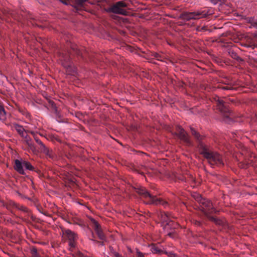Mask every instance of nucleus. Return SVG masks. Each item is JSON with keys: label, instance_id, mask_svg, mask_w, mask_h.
Instances as JSON below:
<instances>
[{"label": "nucleus", "instance_id": "46", "mask_svg": "<svg viewBox=\"0 0 257 257\" xmlns=\"http://www.w3.org/2000/svg\"><path fill=\"white\" fill-rule=\"evenodd\" d=\"M55 139L58 142H60L61 141L60 139L59 138H57V137L55 138Z\"/></svg>", "mask_w": 257, "mask_h": 257}, {"label": "nucleus", "instance_id": "17", "mask_svg": "<svg viewBox=\"0 0 257 257\" xmlns=\"http://www.w3.org/2000/svg\"><path fill=\"white\" fill-rule=\"evenodd\" d=\"M208 219L212 222H213L216 225L225 227L226 225V222L224 218H216L212 216H208Z\"/></svg>", "mask_w": 257, "mask_h": 257}, {"label": "nucleus", "instance_id": "10", "mask_svg": "<svg viewBox=\"0 0 257 257\" xmlns=\"http://www.w3.org/2000/svg\"><path fill=\"white\" fill-rule=\"evenodd\" d=\"M91 222L93 224V228H94L99 239L101 240H106V237L101 228L100 225L95 219H92Z\"/></svg>", "mask_w": 257, "mask_h": 257}, {"label": "nucleus", "instance_id": "23", "mask_svg": "<svg viewBox=\"0 0 257 257\" xmlns=\"http://www.w3.org/2000/svg\"><path fill=\"white\" fill-rule=\"evenodd\" d=\"M228 54L232 58L236 60L238 62L243 61V59L241 58L234 50H230L228 51Z\"/></svg>", "mask_w": 257, "mask_h": 257}, {"label": "nucleus", "instance_id": "25", "mask_svg": "<svg viewBox=\"0 0 257 257\" xmlns=\"http://www.w3.org/2000/svg\"><path fill=\"white\" fill-rule=\"evenodd\" d=\"M30 253L31 254V257H41V255L38 252L37 248L34 246H32L30 247Z\"/></svg>", "mask_w": 257, "mask_h": 257}, {"label": "nucleus", "instance_id": "15", "mask_svg": "<svg viewBox=\"0 0 257 257\" xmlns=\"http://www.w3.org/2000/svg\"><path fill=\"white\" fill-rule=\"evenodd\" d=\"M151 251L154 254L161 255L164 253V250L160 244L152 243L149 246Z\"/></svg>", "mask_w": 257, "mask_h": 257}, {"label": "nucleus", "instance_id": "42", "mask_svg": "<svg viewBox=\"0 0 257 257\" xmlns=\"http://www.w3.org/2000/svg\"><path fill=\"white\" fill-rule=\"evenodd\" d=\"M16 217L17 218H18V216H16ZM19 218L20 219H21L22 221H25V222H26V221H27V220H26V219H25V218H24L21 217H19Z\"/></svg>", "mask_w": 257, "mask_h": 257}, {"label": "nucleus", "instance_id": "24", "mask_svg": "<svg viewBox=\"0 0 257 257\" xmlns=\"http://www.w3.org/2000/svg\"><path fill=\"white\" fill-rule=\"evenodd\" d=\"M16 209L23 212L27 213L28 215H30L31 214L30 210L27 207L20 205V204L18 203V207H17Z\"/></svg>", "mask_w": 257, "mask_h": 257}, {"label": "nucleus", "instance_id": "41", "mask_svg": "<svg viewBox=\"0 0 257 257\" xmlns=\"http://www.w3.org/2000/svg\"><path fill=\"white\" fill-rule=\"evenodd\" d=\"M249 23L251 24V26L253 27H255L257 28V22L255 21H249Z\"/></svg>", "mask_w": 257, "mask_h": 257}, {"label": "nucleus", "instance_id": "37", "mask_svg": "<svg viewBox=\"0 0 257 257\" xmlns=\"http://www.w3.org/2000/svg\"><path fill=\"white\" fill-rule=\"evenodd\" d=\"M136 257H145L144 254L139 251V250H137Z\"/></svg>", "mask_w": 257, "mask_h": 257}, {"label": "nucleus", "instance_id": "36", "mask_svg": "<svg viewBox=\"0 0 257 257\" xmlns=\"http://www.w3.org/2000/svg\"><path fill=\"white\" fill-rule=\"evenodd\" d=\"M92 241L96 243H99L100 245L103 246L104 245V242L106 240L98 241L95 239H92Z\"/></svg>", "mask_w": 257, "mask_h": 257}, {"label": "nucleus", "instance_id": "4", "mask_svg": "<svg viewBox=\"0 0 257 257\" xmlns=\"http://www.w3.org/2000/svg\"><path fill=\"white\" fill-rule=\"evenodd\" d=\"M136 192L140 196L144 202L146 204L152 205L157 204L158 201L155 200L156 196L153 195L148 190L143 186H140L135 188Z\"/></svg>", "mask_w": 257, "mask_h": 257}, {"label": "nucleus", "instance_id": "14", "mask_svg": "<svg viewBox=\"0 0 257 257\" xmlns=\"http://www.w3.org/2000/svg\"><path fill=\"white\" fill-rule=\"evenodd\" d=\"M217 88L225 90H232L234 89L232 83L229 79H226L221 82L218 85Z\"/></svg>", "mask_w": 257, "mask_h": 257}, {"label": "nucleus", "instance_id": "31", "mask_svg": "<svg viewBox=\"0 0 257 257\" xmlns=\"http://www.w3.org/2000/svg\"><path fill=\"white\" fill-rule=\"evenodd\" d=\"M152 56L158 61H163V57L157 53H153Z\"/></svg>", "mask_w": 257, "mask_h": 257}, {"label": "nucleus", "instance_id": "11", "mask_svg": "<svg viewBox=\"0 0 257 257\" xmlns=\"http://www.w3.org/2000/svg\"><path fill=\"white\" fill-rule=\"evenodd\" d=\"M177 131L178 132V136L180 140L184 141L187 145H190L191 144L190 138L184 128H183L181 126H178Z\"/></svg>", "mask_w": 257, "mask_h": 257}, {"label": "nucleus", "instance_id": "44", "mask_svg": "<svg viewBox=\"0 0 257 257\" xmlns=\"http://www.w3.org/2000/svg\"><path fill=\"white\" fill-rule=\"evenodd\" d=\"M114 257H123V256L120 254L118 253V254H116V256Z\"/></svg>", "mask_w": 257, "mask_h": 257}, {"label": "nucleus", "instance_id": "8", "mask_svg": "<svg viewBox=\"0 0 257 257\" xmlns=\"http://www.w3.org/2000/svg\"><path fill=\"white\" fill-rule=\"evenodd\" d=\"M30 133L33 135L34 140L36 143L40 145V149L41 152L45 154L49 158L53 159L54 157V154L52 150H50L48 148L43 142L39 139L38 135L34 132H31Z\"/></svg>", "mask_w": 257, "mask_h": 257}, {"label": "nucleus", "instance_id": "1", "mask_svg": "<svg viewBox=\"0 0 257 257\" xmlns=\"http://www.w3.org/2000/svg\"><path fill=\"white\" fill-rule=\"evenodd\" d=\"M190 130L192 135L199 143L198 148L200 154L208 161L209 164L211 166L216 165L219 167L224 166L222 156L218 152L212 151L208 146L202 142L204 137L201 135L192 127H190Z\"/></svg>", "mask_w": 257, "mask_h": 257}, {"label": "nucleus", "instance_id": "29", "mask_svg": "<svg viewBox=\"0 0 257 257\" xmlns=\"http://www.w3.org/2000/svg\"><path fill=\"white\" fill-rule=\"evenodd\" d=\"M6 111L4 107L0 105V120H4L6 119Z\"/></svg>", "mask_w": 257, "mask_h": 257}, {"label": "nucleus", "instance_id": "38", "mask_svg": "<svg viewBox=\"0 0 257 257\" xmlns=\"http://www.w3.org/2000/svg\"><path fill=\"white\" fill-rule=\"evenodd\" d=\"M212 4L214 5H216L218 2H221L223 3L225 2L226 0H209Z\"/></svg>", "mask_w": 257, "mask_h": 257}, {"label": "nucleus", "instance_id": "3", "mask_svg": "<svg viewBox=\"0 0 257 257\" xmlns=\"http://www.w3.org/2000/svg\"><path fill=\"white\" fill-rule=\"evenodd\" d=\"M212 101L215 103L217 109L224 116V121L229 123L232 121V117L233 116V112L231 111L227 107L226 102L220 99L219 96H215L212 97Z\"/></svg>", "mask_w": 257, "mask_h": 257}, {"label": "nucleus", "instance_id": "30", "mask_svg": "<svg viewBox=\"0 0 257 257\" xmlns=\"http://www.w3.org/2000/svg\"><path fill=\"white\" fill-rule=\"evenodd\" d=\"M166 233H167V235L171 238H175L177 237V233L175 229H174V230H170V231H167Z\"/></svg>", "mask_w": 257, "mask_h": 257}, {"label": "nucleus", "instance_id": "22", "mask_svg": "<svg viewBox=\"0 0 257 257\" xmlns=\"http://www.w3.org/2000/svg\"><path fill=\"white\" fill-rule=\"evenodd\" d=\"M244 46L246 47H251L252 49L257 47V33H254L253 39L250 40L247 43H245Z\"/></svg>", "mask_w": 257, "mask_h": 257}, {"label": "nucleus", "instance_id": "26", "mask_svg": "<svg viewBox=\"0 0 257 257\" xmlns=\"http://www.w3.org/2000/svg\"><path fill=\"white\" fill-rule=\"evenodd\" d=\"M24 139V141L26 144L30 148H32L33 147V144L32 143V140L31 138L27 134L23 137Z\"/></svg>", "mask_w": 257, "mask_h": 257}, {"label": "nucleus", "instance_id": "19", "mask_svg": "<svg viewBox=\"0 0 257 257\" xmlns=\"http://www.w3.org/2000/svg\"><path fill=\"white\" fill-rule=\"evenodd\" d=\"M178 226V224L173 221H169V222H167L164 224H162V226L163 227L165 232L170 231L172 230H174V229H175Z\"/></svg>", "mask_w": 257, "mask_h": 257}, {"label": "nucleus", "instance_id": "40", "mask_svg": "<svg viewBox=\"0 0 257 257\" xmlns=\"http://www.w3.org/2000/svg\"><path fill=\"white\" fill-rule=\"evenodd\" d=\"M76 116L78 117L79 119H81L83 117V115L82 113L77 112L75 114Z\"/></svg>", "mask_w": 257, "mask_h": 257}, {"label": "nucleus", "instance_id": "12", "mask_svg": "<svg viewBox=\"0 0 257 257\" xmlns=\"http://www.w3.org/2000/svg\"><path fill=\"white\" fill-rule=\"evenodd\" d=\"M1 202L2 204V206L6 207L8 210H9L11 213L13 214L14 215H16L14 214L13 209L15 208L16 209L17 207H18V203L14 202L13 200H8L6 202L4 201H1Z\"/></svg>", "mask_w": 257, "mask_h": 257}, {"label": "nucleus", "instance_id": "6", "mask_svg": "<svg viewBox=\"0 0 257 257\" xmlns=\"http://www.w3.org/2000/svg\"><path fill=\"white\" fill-rule=\"evenodd\" d=\"M63 234L68 240L70 250L73 251L77 245L78 235L69 229L63 230Z\"/></svg>", "mask_w": 257, "mask_h": 257}, {"label": "nucleus", "instance_id": "20", "mask_svg": "<svg viewBox=\"0 0 257 257\" xmlns=\"http://www.w3.org/2000/svg\"><path fill=\"white\" fill-rule=\"evenodd\" d=\"M23 165L27 170L34 171L37 173L39 176L42 175L41 171L39 169L35 168L29 162L23 160Z\"/></svg>", "mask_w": 257, "mask_h": 257}, {"label": "nucleus", "instance_id": "28", "mask_svg": "<svg viewBox=\"0 0 257 257\" xmlns=\"http://www.w3.org/2000/svg\"><path fill=\"white\" fill-rule=\"evenodd\" d=\"M191 222L192 224L195 225L196 226L202 227L203 222L201 221L198 220L197 219L195 218H192L191 219Z\"/></svg>", "mask_w": 257, "mask_h": 257}, {"label": "nucleus", "instance_id": "9", "mask_svg": "<svg viewBox=\"0 0 257 257\" xmlns=\"http://www.w3.org/2000/svg\"><path fill=\"white\" fill-rule=\"evenodd\" d=\"M59 59L61 65L65 68H68L71 67V61L69 53L65 52H60Z\"/></svg>", "mask_w": 257, "mask_h": 257}, {"label": "nucleus", "instance_id": "45", "mask_svg": "<svg viewBox=\"0 0 257 257\" xmlns=\"http://www.w3.org/2000/svg\"><path fill=\"white\" fill-rule=\"evenodd\" d=\"M94 238H95V236L94 235V234L92 233V238H90V239L92 240V239H94Z\"/></svg>", "mask_w": 257, "mask_h": 257}, {"label": "nucleus", "instance_id": "33", "mask_svg": "<svg viewBox=\"0 0 257 257\" xmlns=\"http://www.w3.org/2000/svg\"><path fill=\"white\" fill-rule=\"evenodd\" d=\"M164 254L167 255L169 257H177V254L172 251L168 252L165 251Z\"/></svg>", "mask_w": 257, "mask_h": 257}, {"label": "nucleus", "instance_id": "34", "mask_svg": "<svg viewBox=\"0 0 257 257\" xmlns=\"http://www.w3.org/2000/svg\"><path fill=\"white\" fill-rule=\"evenodd\" d=\"M109 248L110 251L113 255L114 256H115L116 254L119 253L114 250V249L113 248V247L112 246H109Z\"/></svg>", "mask_w": 257, "mask_h": 257}, {"label": "nucleus", "instance_id": "2", "mask_svg": "<svg viewBox=\"0 0 257 257\" xmlns=\"http://www.w3.org/2000/svg\"><path fill=\"white\" fill-rule=\"evenodd\" d=\"M195 200L199 202L201 210L208 218L211 214L217 213L219 211L215 209L212 202L207 199L203 198L199 194L194 195Z\"/></svg>", "mask_w": 257, "mask_h": 257}, {"label": "nucleus", "instance_id": "18", "mask_svg": "<svg viewBox=\"0 0 257 257\" xmlns=\"http://www.w3.org/2000/svg\"><path fill=\"white\" fill-rule=\"evenodd\" d=\"M160 217L162 221V224H164L171 220V218H174L171 213L169 212H161L160 214Z\"/></svg>", "mask_w": 257, "mask_h": 257}, {"label": "nucleus", "instance_id": "21", "mask_svg": "<svg viewBox=\"0 0 257 257\" xmlns=\"http://www.w3.org/2000/svg\"><path fill=\"white\" fill-rule=\"evenodd\" d=\"M12 127L17 132L19 135H20L21 137L22 138H23L25 136V135L27 134L26 130L24 128L23 126L18 123H13Z\"/></svg>", "mask_w": 257, "mask_h": 257}, {"label": "nucleus", "instance_id": "43", "mask_svg": "<svg viewBox=\"0 0 257 257\" xmlns=\"http://www.w3.org/2000/svg\"><path fill=\"white\" fill-rule=\"evenodd\" d=\"M180 180H181L183 181H186V179L185 177H182V178H180Z\"/></svg>", "mask_w": 257, "mask_h": 257}, {"label": "nucleus", "instance_id": "47", "mask_svg": "<svg viewBox=\"0 0 257 257\" xmlns=\"http://www.w3.org/2000/svg\"><path fill=\"white\" fill-rule=\"evenodd\" d=\"M230 101H231L232 102H234V100H233V99H232V100H230Z\"/></svg>", "mask_w": 257, "mask_h": 257}, {"label": "nucleus", "instance_id": "32", "mask_svg": "<svg viewBox=\"0 0 257 257\" xmlns=\"http://www.w3.org/2000/svg\"><path fill=\"white\" fill-rule=\"evenodd\" d=\"M19 110L21 113L25 115L26 117H30V114L26 110L23 108H19Z\"/></svg>", "mask_w": 257, "mask_h": 257}, {"label": "nucleus", "instance_id": "27", "mask_svg": "<svg viewBox=\"0 0 257 257\" xmlns=\"http://www.w3.org/2000/svg\"><path fill=\"white\" fill-rule=\"evenodd\" d=\"M155 200L158 201V202H157V204H153L152 205H158L161 204L163 206H164L165 207H166L167 206H168V203L167 201L162 200L160 198H158L156 196L155 198Z\"/></svg>", "mask_w": 257, "mask_h": 257}, {"label": "nucleus", "instance_id": "16", "mask_svg": "<svg viewBox=\"0 0 257 257\" xmlns=\"http://www.w3.org/2000/svg\"><path fill=\"white\" fill-rule=\"evenodd\" d=\"M23 167V160L21 161L18 159L15 160V165L14 166V169L21 175L26 174Z\"/></svg>", "mask_w": 257, "mask_h": 257}, {"label": "nucleus", "instance_id": "5", "mask_svg": "<svg viewBox=\"0 0 257 257\" xmlns=\"http://www.w3.org/2000/svg\"><path fill=\"white\" fill-rule=\"evenodd\" d=\"M210 15L208 11H196L193 12H184L181 14L180 18L183 20L189 21L191 20H198L206 17Z\"/></svg>", "mask_w": 257, "mask_h": 257}, {"label": "nucleus", "instance_id": "35", "mask_svg": "<svg viewBox=\"0 0 257 257\" xmlns=\"http://www.w3.org/2000/svg\"><path fill=\"white\" fill-rule=\"evenodd\" d=\"M86 0H76V3L78 5V7H81L83 6V3Z\"/></svg>", "mask_w": 257, "mask_h": 257}, {"label": "nucleus", "instance_id": "13", "mask_svg": "<svg viewBox=\"0 0 257 257\" xmlns=\"http://www.w3.org/2000/svg\"><path fill=\"white\" fill-rule=\"evenodd\" d=\"M71 48L73 52H74L77 55L81 57L83 59L85 58V54L87 52L86 49L83 47L79 48L76 45L72 44L71 46Z\"/></svg>", "mask_w": 257, "mask_h": 257}, {"label": "nucleus", "instance_id": "7", "mask_svg": "<svg viewBox=\"0 0 257 257\" xmlns=\"http://www.w3.org/2000/svg\"><path fill=\"white\" fill-rule=\"evenodd\" d=\"M126 7L127 5L125 2L123 1H119L109 7L107 11L114 14L125 16L127 15L128 13L126 10L124 9Z\"/></svg>", "mask_w": 257, "mask_h": 257}, {"label": "nucleus", "instance_id": "39", "mask_svg": "<svg viewBox=\"0 0 257 257\" xmlns=\"http://www.w3.org/2000/svg\"><path fill=\"white\" fill-rule=\"evenodd\" d=\"M3 13L5 15H6V16H8V17H9V15H12V13H10V12L8 10H7V9H4L3 11Z\"/></svg>", "mask_w": 257, "mask_h": 257}]
</instances>
